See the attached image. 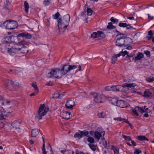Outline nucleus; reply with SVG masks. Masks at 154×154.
<instances>
[{"mask_svg":"<svg viewBox=\"0 0 154 154\" xmlns=\"http://www.w3.org/2000/svg\"><path fill=\"white\" fill-rule=\"evenodd\" d=\"M4 104L3 107L2 108L4 110L3 112L0 111V119H5V117L7 115L11 113L13 111V109H11V106L13 103L12 101H10L7 100H3Z\"/></svg>","mask_w":154,"mask_h":154,"instance_id":"obj_2","label":"nucleus"},{"mask_svg":"<svg viewBox=\"0 0 154 154\" xmlns=\"http://www.w3.org/2000/svg\"><path fill=\"white\" fill-rule=\"evenodd\" d=\"M70 113L66 111L62 112L60 113L61 117L66 119H68L70 118Z\"/></svg>","mask_w":154,"mask_h":154,"instance_id":"obj_16","label":"nucleus"},{"mask_svg":"<svg viewBox=\"0 0 154 154\" xmlns=\"http://www.w3.org/2000/svg\"><path fill=\"white\" fill-rule=\"evenodd\" d=\"M112 148L114 151V154H119V152L118 148H116L115 146L112 147Z\"/></svg>","mask_w":154,"mask_h":154,"instance_id":"obj_41","label":"nucleus"},{"mask_svg":"<svg viewBox=\"0 0 154 154\" xmlns=\"http://www.w3.org/2000/svg\"><path fill=\"white\" fill-rule=\"evenodd\" d=\"M110 20L113 23L118 22V20L116 19H114L113 17H112L110 19Z\"/></svg>","mask_w":154,"mask_h":154,"instance_id":"obj_45","label":"nucleus"},{"mask_svg":"<svg viewBox=\"0 0 154 154\" xmlns=\"http://www.w3.org/2000/svg\"><path fill=\"white\" fill-rule=\"evenodd\" d=\"M60 74L59 69H53L48 73L47 76L49 78L54 77L55 78H60L61 76Z\"/></svg>","mask_w":154,"mask_h":154,"instance_id":"obj_7","label":"nucleus"},{"mask_svg":"<svg viewBox=\"0 0 154 154\" xmlns=\"http://www.w3.org/2000/svg\"><path fill=\"white\" fill-rule=\"evenodd\" d=\"M136 85L135 84L133 83L131 84L124 83L122 85V87L123 88L127 87L133 89Z\"/></svg>","mask_w":154,"mask_h":154,"instance_id":"obj_21","label":"nucleus"},{"mask_svg":"<svg viewBox=\"0 0 154 154\" xmlns=\"http://www.w3.org/2000/svg\"><path fill=\"white\" fill-rule=\"evenodd\" d=\"M43 154H47V152L46 151L45 146L43 147L42 148Z\"/></svg>","mask_w":154,"mask_h":154,"instance_id":"obj_55","label":"nucleus"},{"mask_svg":"<svg viewBox=\"0 0 154 154\" xmlns=\"http://www.w3.org/2000/svg\"><path fill=\"white\" fill-rule=\"evenodd\" d=\"M122 51H121L119 54H117L114 55H115L116 57H120L121 55H122Z\"/></svg>","mask_w":154,"mask_h":154,"instance_id":"obj_60","label":"nucleus"},{"mask_svg":"<svg viewBox=\"0 0 154 154\" xmlns=\"http://www.w3.org/2000/svg\"><path fill=\"white\" fill-rule=\"evenodd\" d=\"M104 89L105 90L107 91H112V86H108L104 88Z\"/></svg>","mask_w":154,"mask_h":154,"instance_id":"obj_47","label":"nucleus"},{"mask_svg":"<svg viewBox=\"0 0 154 154\" xmlns=\"http://www.w3.org/2000/svg\"><path fill=\"white\" fill-rule=\"evenodd\" d=\"M127 25V24L125 23H120L119 24V26L120 27H125Z\"/></svg>","mask_w":154,"mask_h":154,"instance_id":"obj_44","label":"nucleus"},{"mask_svg":"<svg viewBox=\"0 0 154 154\" xmlns=\"http://www.w3.org/2000/svg\"><path fill=\"white\" fill-rule=\"evenodd\" d=\"M17 36L19 37H22L23 38L30 39L32 38L31 34L27 32H22L19 33Z\"/></svg>","mask_w":154,"mask_h":154,"instance_id":"obj_13","label":"nucleus"},{"mask_svg":"<svg viewBox=\"0 0 154 154\" xmlns=\"http://www.w3.org/2000/svg\"><path fill=\"white\" fill-rule=\"evenodd\" d=\"M45 106L44 104L41 105L39 109L38 113L36 115L35 119L39 120L41 119L42 117L46 115L49 110L48 108H44Z\"/></svg>","mask_w":154,"mask_h":154,"instance_id":"obj_4","label":"nucleus"},{"mask_svg":"<svg viewBox=\"0 0 154 154\" xmlns=\"http://www.w3.org/2000/svg\"><path fill=\"white\" fill-rule=\"evenodd\" d=\"M132 42V40L131 38L124 36V47L128 46Z\"/></svg>","mask_w":154,"mask_h":154,"instance_id":"obj_17","label":"nucleus"},{"mask_svg":"<svg viewBox=\"0 0 154 154\" xmlns=\"http://www.w3.org/2000/svg\"><path fill=\"white\" fill-rule=\"evenodd\" d=\"M128 54V52L126 51H124V52H122V56L123 57Z\"/></svg>","mask_w":154,"mask_h":154,"instance_id":"obj_56","label":"nucleus"},{"mask_svg":"<svg viewBox=\"0 0 154 154\" xmlns=\"http://www.w3.org/2000/svg\"><path fill=\"white\" fill-rule=\"evenodd\" d=\"M102 143L105 147L107 148L108 147H109V146L108 145V143L106 141L104 140L103 141Z\"/></svg>","mask_w":154,"mask_h":154,"instance_id":"obj_48","label":"nucleus"},{"mask_svg":"<svg viewBox=\"0 0 154 154\" xmlns=\"http://www.w3.org/2000/svg\"><path fill=\"white\" fill-rule=\"evenodd\" d=\"M117 57L115 55H114L112 57L111 63H115L116 61Z\"/></svg>","mask_w":154,"mask_h":154,"instance_id":"obj_42","label":"nucleus"},{"mask_svg":"<svg viewBox=\"0 0 154 154\" xmlns=\"http://www.w3.org/2000/svg\"><path fill=\"white\" fill-rule=\"evenodd\" d=\"M101 134H102L103 136L105 134V131L102 132L101 133L98 131H95L94 133V137L95 138L99 140L102 136Z\"/></svg>","mask_w":154,"mask_h":154,"instance_id":"obj_20","label":"nucleus"},{"mask_svg":"<svg viewBox=\"0 0 154 154\" xmlns=\"http://www.w3.org/2000/svg\"><path fill=\"white\" fill-rule=\"evenodd\" d=\"M69 65H63L61 69H59L60 75L61 76L66 74L69 71Z\"/></svg>","mask_w":154,"mask_h":154,"instance_id":"obj_8","label":"nucleus"},{"mask_svg":"<svg viewBox=\"0 0 154 154\" xmlns=\"http://www.w3.org/2000/svg\"><path fill=\"white\" fill-rule=\"evenodd\" d=\"M4 104V102L3 100V98L0 96V107L2 108V106H3Z\"/></svg>","mask_w":154,"mask_h":154,"instance_id":"obj_43","label":"nucleus"},{"mask_svg":"<svg viewBox=\"0 0 154 154\" xmlns=\"http://www.w3.org/2000/svg\"><path fill=\"white\" fill-rule=\"evenodd\" d=\"M3 24L6 29H14L17 26V23L14 21H10L7 20L3 23Z\"/></svg>","mask_w":154,"mask_h":154,"instance_id":"obj_6","label":"nucleus"},{"mask_svg":"<svg viewBox=\"0 0 154 154\" xmlns=\"http://www.w3.org/2000/svg\"><path fill=\"white\" fill-rule=\"evenodd\" d=\"M61 94H59L58 92L56 91L54 94V96L52 98H54V99H57L60 97V96H61Z\"/></svg>","mask_w":154,"mask_h":154,"instance_id":"obj_34","label":"nucleus"},{"mask_svg":"<svg viewBox=\"0 0 154 154\" xmlns=\"http://www.w3.org/2000/svg\"><path fill=\"white\" fill-rule=\"evenodd\" d=\"M97 115L99 118H104L107 116V115L105 112H101L100 113H98L97 114Z\"/></svg>","mask_w":154,"mask_h":154,"instance_id":"obj_28","label":"nucleus"},{"mask_svg":"<svg viewBox=\"0 0 154 154\" xmlns=\"http://www.w3.org/2000/svg\"><path fill=\"white\" fill-rule=\"evenodd\" d=\"M143 57V55L142 54L139 53L137 56L135 57V59L136 60H139L142 58Z\"/></svg>","mask_w":154,"mask_h":154,"instance_id":"obj_31","label":"nucleus"},{"mask_svg":"<svg viewBox=\"0 0 154 154\" xmlns=\"http://www.w3.org/2000/svg\"><path fill=\"white\" fill-rule=\"evenodd\" d=\"M103 97L102 94H96L94 96V100L97 103H101L102 102V99Z\"/></svg>","mask_w":154,"mask_h":154,"instance_id":"obj_10","label":"nucleus"},{"mask_svg":"<svg viewBox=\"0 0 154 154\" xmlns=\"http://www.w3.org/2000/svg\"><path fill=\"white\" fill-rule=\"evenodd\" d=\"M125 119L122 118L121 117H116L114 118V120H115L119 121L120 122L122 121L124 122L125 121Z\"/></svg>","mask_w":154,"mask_h":154,"instance_id":"obj_37","label":"nucleus"},{"mask_svg":"<svg viewBox=\"0 0 154 154\" xmlns=\"http://www.w3.org/2000/svg\"><path fill=\"white\" fill-rule=\"evenodd\" d=\"M124 122L128 123L130 127L131 128H132L133 127L132 125H131V123H130L127 119H125V121Z\"/></svg>","mask_w":154,"mask_h":154,"instance_id":"obj_53","label":"nucleus"},{"mask_svg":"<svg viewBox=\"0 0 154 154\" xmlns=\"http://www.w3.org/2000/svg\"><path fill=\"white\" fill-rule=\"evenodd\" d=\"M118 101L116 99L114 98H112L111 100L112 104L116 105H117V103Z\"/></svg>","mask_w":154,"mask_h":154,"instance_id":"obj_38","label":"nucleus"},{"mask_svg":"<svg viewBox=\"0 0 154 154\" xmlns=\"http://www.w3.org/2000/svg\"><path fill=\"white\" fill-rule=\"evenodd\" d=\"M95 132L94 131L91 130L89 131V133L92 136L94 134Z\"/></svg>","mask_w":154,"mask_h":154,"instance_id":"obj_64","label":"nucleus"},{"mask_svg":"<svg viewBox=\"0 0 154 154\" xmlns=\"http://www.w3.org/2000/svg\"><path fill=\"white\" fill-rule=\"evenodd\" d=\"M132 112L135 115H136L137 116H138V114L137 112V111H136L135 109H133L132 110Z\"/></svg>","mask_w":154,"mask_h":154,"instance_id":"obj_57","label":"nucleus"},{"mask_svg":"<svg viewBox=\"0 0 154 154\" xmlns=\"http://www.w3.org/2000/svg\"><path fill=\"white\" fill-rule=\"evenodd\" d=\"M18 49H20L19 46L16 45L10 48H8V52L10 55L15 57L19 56Z\"/></svg>","mask_w":154,"mask_h":154,"instance_id":"obj_5","label":"nucleus"},{"mask_svg":"<svg viewBox=\"0 0 154 154\" xmlns=\"http://www.w3.org/2000/svg\"><path fill=\"white\" fill-rule=\"evenodd\" d=\"M11 36L6 37L3 39V42L5 44H8L11 43Z\"/></svg>","mask_w":154,"mask_h":154,"instance_id":"obj_23","label":"nucleus"},{"mask_svg":"<svg viewBox=\"0 0 154 154\" xmlns=\"http://www.w3.org/2000/svg\"><path fill=\"white\" fill-rule=\"evenodd\" d=\"M46 85L47 86H51L52 85V82H49L46 84Z\"/></svg>","mask_w":154,"mask_h":154,"instance_id":"obj_63","label":"nucleus"},{"mask_svg":"<svg viewBox=\"0 0 154 154\" xmlns=\"http://www.w3.org/2000/svg\"><path fill=\"white\" fill-rule=\"evenodd\" d=\"M60 16V14L58 12L52 15L53 18L57 20L59 32H63L69 25L70 16L69 14H66L62 18L59 17Z\"/></svg>","mask_w":154,"mask_h":154,"instance_id":"obj_1","label":"nucleus"},{"mask_svg":"<svg viewBox=\"0 0 154 154\" xmlns=\"http://www.w3.org/2000/svg\"><path fill=\"white\" fill-rule=\"evenodd\" d=\"M88 137L87 141L88 142L91 143H93L94 142L95 140L93 137L89 136Z\"/></svg>","mask_w":154,"mask_h":154,"instance_id":"obj_32","label":"nucleus"},{"mask_svg":"<svg viewBox=\"0 0 154 154\" xmlns=\"http://www.w3.org/2000/svg\"><path fill=\"white\" fill-rule=\"evenodd\" d=\"M69 71L75 69L78 67H79V69L78 70L77 69L76 70L77 72H78V71H80L81 70V66L80 65L78 66L72 64L71 65H69Z\"/></svg>","mask_w":154,"mask_h":154,"instance_id":"obj_19","label":"nucleus"},{"mask_svg":"<svg viewBox=\"0 0 154 154\" xmlns=\"http://www.w3.org/2000/svg\"><path fill=\"white\" fill-rule=\"evenodd\" d=\"M43 3L45 6L48 5L50 4V2L48 0H44Z\"/></svg>","mask_w":154,"mask_h":154,"instance_id":"obj_50","label":"nucleus"},{"mask_svg":"<svg viewBox=\"0 0 154 154\" xmlns=\"http://www.w3.org/2000/svg\"><path fill=\"white\" fill-rule=\"evenodd\" d=\"M76 154H90L89 153H84V152H81L77 150L76 151Z\"/></svg>","mask_w":154,"mask_h":154,"instance_id":"obj_54","label":"nucleus"},{"mask_svg":"<svg viewBox=\"0 0 154 154\" xmlns=\"http://www.w3.org/2000/svg\"><path fill=\"white\" fill-rule=\"evenodd\" d=\"M148 19H149L151 20H152L153 19V18H154L153 17L151 16L149 14H148Z\"/></svg>","mask_w":154,"mask_h":154,"instance_id":"obj_59","label":"nucleus"},{"mask_svg":"<svg viewBox=\"0 0 154 154\" xmlns=\"http://www.w3.org/2000/svg\"><path fill=\"white\" fill-rule=\"evenodd\" d=\"M99 37H100L102 38H104L105 37V35L102 32L99 31Z\"/></svg>","mask_w":154,"mask_h":154,"instance_id":"obj_49","label":"nucleus"},{"mask_svg":"<svg viewBox=\"0 0 154 154\" xmlns=\"http://www.w3.org/2000/svg\"><path fill=\"white\" fill-rule=\"evenodd\" d=\"M116 45L119 47L124 46V36L118 38L116 40Z\"/></svg>","mask_w":154,"mask_h":154,"instance_id":"obj_9","label":"nucleus"},{"mask_svg":"<svg viewBox=\"0 0 154 154\" xmlns=\"http://www.w3.org/2000/svg\"><path fill=\"white\" fill-rule=\"evenodd\" d=\"M24 7L25 12L27 13L28 12L29 5L26 1H25L24 2Z\"/></svg>","mask_w":154,"mask_h":154,"instance_id":"obj_27","label":"nucleus"},{"mask_svg":"<svg viewBox=\"0 0 154 154\" xmlns=\"http://www.w3.org/2000/svg\"><path fill=\"white\" fill-rule=\"evenodd\" d=\"M107 28L108 29H114L115 27L112 26V23L110 22L108 23V25L107 26Z\"/></svg>","mask_w":154,"mask_h":154,"instance_id":"obj_40","label":"nucleus"},{"mask_svg":"<svg viewBox=\"0 0 154 154\" xmlns=\"http://www.w3.org/2000/svg\"><path fill=\"white\" fill-rule=\"evenodd\" d=\"M74 137L75 138H78L79 139L82 137L81 135V134L80 133H79L77 132L75 133L74 135Z\"/></svg>","mask_w":154,"mask_h":154,"instance_id":"obj_39","label":"nucleus"},{"mask_svg":"<svg viewBox=\"0 0 154 154\" xmlns=\"http://www.w3.org/2000/svg\"><path fill=\"white\" fill-rule=\"evenodd\" d=\"M75 105V103L73 100H69L67 101L65 104V106L67 108L72 109L74 106Z\"/></svg>","mask_w":154,"mask_h":154,"instance_id":"obj_12","label":"nucleus"},{"mask_svg":"<svg viewBox=\"0 0 154 154\" xmlns=\"http://www.w3.org/2000/svg\"><path fill=\"white\" fill-rule=\"evenodd\" d=\"M32 86L34 88L36 93H38V90L37 87V85H36V83L35 82L32 84Z\"/></svg>","mask_w":154,"mask_h":154,"instance_id":"obj_35","label":"nucleus"},{"mask_svg":"<svg viewBox=\"0 0 154 154\" xmlns=\"http://www.w3.org/2000/svg\"><path fill=\"white\" fill-rule=\"evenodd\" d=\"M134 109L137 112H140L142 113L145 112H147L148 110V108L145 109V106L141 107L137 106Z\"/></svg>","mask_w":154,"mask_h":154,"instance_id":"obj_11","label":"nucleus"},{"mask_svg":"<svg viewBox=\"0 0 154 154\" xmlns=\"http://www.w3.org/2000/svg\"><path fill=\"white\" fill-rule=\"evenodd\" d=\"M21 123L19 121H14L12 123L11 125L13 128L15 129H20Z\"/></svg>","mask_w":154,"mask_h":154,"instance_id":"obj_18","label":"nucleus"},{"mask_svg":"<svg viewBox=\"0 0 154 154\" xmlns=\"http://www.w3.org/2000/svg\"><path fill=\"white\" fill-rule=\"evenodd\" d=\"M144 53L146 54L147 57L150 56V52L148 51H146L144 52Z\"/></svg>","mask_w":154,"mask_h":154,"instance_id":"obj_52","label":"nucleus"},{"mask_svg":"<svg viewBox=\"0 0 154 154\" xmlns=\"http://www.w3.org/2000/svg\"><path fill=\"white\" fill-rule=\"evenodd\" d=\"M4 124L2 122H0V129L4 127Z\"/></svg>","mask_w":154,"mask_h":154,"instance_id":"obj_58","label":"nucleus"},{"mask_svg":"<svg viewBox=\"0 0 154 154\" xmlns=\"http://www.w3.org/2000/svg\"><path fill=\"white\" fill-rule=\"evenodd\" d=\"M88 145L92 150L94 151L96 150L97 146L96 145L91 143L88 144Z\"/></svg>","mask_w":154,"mask_h":154,"instance_id":"obj_33","label":"nucleus"},{"mask_svg":"<svg viewBox=\"0 0 154 154\" xmlns=\"http://www.w3.org/2000/svg\"><path fill=\"white\" fill-rule=\"evenodd\" d=\"M20 49L19 50V55L20 56L21 54H25L28 51V49L27 48L25 47L22 46V47H21L19 46Z\"/></svg>","mask_w":154,"mask_h":154,"instance_id":"obj_15","label":"nucleus"},{"mask_svg":"<svg viewBox=\"0 0 154 154\" xmlns=\"http://www.w3.org/2000/svg\"><path fill=\"white\" fill-rule=\"evenodd\" d=\"M143 96L146 98H150L152 96V94L149 90H146L144 91Z\"/></svg>","mask_w":154,"mask_h":154,"instance_id":"obj_22","label":"nucleus"},{"mask_svg":"<svg viewBox=\"0 0 154 154\" xmlns=\"http://www.w3.org/2000/svg\"><path fill=\"white\" fill-rule=\"evenodd\" d=\"M121 88L120 85H116L112 86V91H119Z\"/></svg>","mask_w":154,"mask_h":154,"instance_id":"obj_26","label":"nucleus"},{"mask_svg":"<svg viewBox=\"0 0 154 154\" xmlns=\"http://www.w3.org/2000/svg\"><path fill=\"white\" fill-rule=\"evenodd\" d=\"M122 137L123 138H124L125 140L129 141L131 140V138L129 136H126L124 135H122Z\"/></svg>","mask_w":154,"mask_h":154,"instance_id":"obj_46","label":"nucleus"},{"mask_svg":"<svg viewBox=\"0 0 154 154\" xmlns=\"http://www.w3.org/2000/svg\"><path fill=\"white\" fill-rule=\"evenodd\" d=\"M87 15L89 16H91L93 12V11L91 8H87Z\"/></svg>","mask_w":154,"mask_h":154,"instance_id":"obj_36","label":"nucleus"},{"mask_svg":"<svg viewBox=\"0 0 154 154\" xmlns=\"http://www.w3.org/2000/svg\"><path fill=\"white\" fill-rule=\"evenodd\" d=\"M148 34L149 35H153V32L151 30H150L148 32Z\"/></svg>","mask_w":154,"mask_h":154,"instance_id":"obj_62","label":"nucleus"},{"mask_svg":"<svg viewBox=\"0 0 154 154\" xmlns=\"http://www.w3.org/2000/svg\"><path fill=\"white\" fill-rule=\"evenodd\" d=\"M39 131L37 129H35L32 130L31 132V135L32 137H36L39 134Z\"/></svg>","mask_w":154,"mask_h":154,"instance_id":"obj_24","label":"nucleus"},{"mask_svg":"<svg viewBox=\"0 0 154 154\" xmlns=\"http://www.w3.org/2000/svg\"><path fill=\"white\" fill-rule=\"evenodd\" d=\"M141 153V152L140 150L139 149H136L134 152V154H139Z\"/></svg>","mask_w":154,"mask_h":154,"instance_id":"obj_51","label":"nucleus"},{"mask_svg":"<svg viewBox=\"0 0 154 154\" xmlns=\"http://www.w3.org/2000/svg\"><path fill=\"white\" fill-rule=\"evenodd\" d=\"M79 132L81 134L82 137L84 136H86L88 137L89 133L87 130H84L83 131H79Z\"/></svg>","mask_w":154,"mask_h":154,"instance_id":"obj_25","label":"nucleus"},{"mask_svg":"<svg viewBox=\"0 0 154 154\" xmlns=\"http://www.w3.org/2000/svg\"><path fill=\"white\" fill-rule=\"evenodd\" d=\"M19 83L11 80H6L4 82V85L6 89L13 91L17 90L19 88Z\"/></svg>","mask_w":154,"mask_h":154,"instance_id":"obj_3","label":"nucleus"},{"mask_svg":"<svg viewBox=\"0 0 154 154\" xmlns=\"http://www.w3.org/2000/svg\"><path fill=\"white\" fill-rule=\"evenodd\" d=\"M91 38H95L99 37V31L97 32H94L91 35Z\"/></svg>","mask_w":154,"mask_h":154,"instance_id":"obj_30","label":"nucleus"},{"mask_svg":"<svg viewBox=\"0 0 154 154\" xmlns=\"http://www.w3.org/2000/svg\"><path fill=\"white\" fill-rule=\"evenodd\" d=\"M125 27H126L127 29H129L130 28H132V27L129 24H127Z\"/></svg>","mask_w":154,"mask_h":154,"instance_id":"obj_61","label":"nucleus"},{"mask_svg":"<svg viewBox=\"0 0 154 154\" xmlns=\"http://www.w3.org/2000/svg\"><path fill=\"white\" fill-rule=\"evenodd\" d=\"M137 139L140 141L147 140H148V139L144 136H139L137 137Z\"/></svg>","mask_w":154,"mask_h":154,"instance_id":"obj_29","label":"nucleus"},{"mask_svg":"<svg viewBox=\"0 0 154 154\" xmlns=\"http://www.w3.org/2000/svg\"><path fill=\"white\" fill-rule=\"evenodd\" d=\"M128 105L126 102L120 100L118 101L116 106L121 108H126L128 106Z\"/></svg>","mask_w":154,"mask_h":154,"instance_id":"obj_14","label":"nucleus"}]
</instances>
